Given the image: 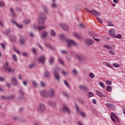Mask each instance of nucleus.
Returning <instances> with one entry per match:
<instances>
[{
    "instance_id": "obj_1",
    "label": "nucleus",
    "mask_w": 125,
    "mask_h": 125,
    "mask_svg": "<svg viewBox=\"0 0 125 125\" xmlns=\"http://www.w3.org/2000/svg\"><path fill=\"white\" fill-rule=\"evenodd\" d=\"M46 19V17L44 15V14L42 12H40L38 17V21L39 25H42Z\"/></svg>"
},
{
    "instance_id": "obj_2",
    "label": "nucleus",
    "mask_w": 125,
    "mask_h": 125,
    "mask_svg": "<svg viewBox=\"0 0 125 125\" xmlns=\"http://www.w3.org/2000/svg\"><path fill=\"white\" fill-rule=\"evenodd\" d=\"M8 65H9V63H8L7 62H5L3 65V69L6 72H8V73H13V72H14V69H12L10 67H9Z\"/></svg>"
},
{
    "instance_id": "obj_3",
    "label": "nucleus",
    "mask_w": 125,
    "mask_h": 125,
    "mask_svg": "<svg viewBox=\"0 0 125 125\" xmlns=\"http://www.w3.org/2000/svg\"><path fill=\"white\" fill-rule=\"evenodd\" d=\"M59 70H60L59 67H55L53 72L54 77L57 80V81H60V76H59V74H58Z\"/></svg>"
},
{
    "instance_id": "obj_4",
    "label": "nucleus",
    "mask_w": 125,
    "mask_h": 125,
    "mask_svg": "<svg viewBox=\"0 0 125 125\" xmlns=\"http://www.w3.org/2000/svg\"><path fill=\"white\" fill-rule=\"evenodd\" d=\"M66 42L67 43V47H71L72 46H76L77 45V43L73 40H66Z\"/></svg>"
},
{
    "instance_id": "obj_5",
    "label": "nucleus",
    "mask_w": 125,
    "mask_h": 125,
    "mask_svg": "<svg viewBox=\"0 0 125 125\" xmlns=\"http://www.w3.org/2000/svg\"><path fill=\"white\" fill-rule=\"evenodd\" d=\"M110 117L112 122H114V123H116V121H117V122H120L119 120V117H118V116L116 115V114H115L114 112L111 113ZM114 119H115L116 121H115V119H114Z\"/></svg>"
},
{
    "instance_id": "obj_6",
    "label": "nucleus",
    "mask_w": 125,
    "mask_h": 125,
    "mask_svg": "<svg viewBox=\"0 0 125 125\" xmlns=\"http://www.w3.org/2000/svg\"><path fill=\"white\" fill-rule=\"evenodd\" d=\"M44 110H45V105H44V104H40L37 109V111L38 112H39V113H42V112H43V111H44Z\"/></svg>"
},
{
    "instance_id": "obj_7",
    "label": "nucleus",
    "mask_w": 125,
    "mask_h": 125,
    "mask_svg": "<svg viewBox=\"0 0 125 125\" xmlns=\"http://www.w3.org/2000/svg\"><path fill=\"white\" fill-rule=\"evenodd\" d=\"M45 28V27L43 25H42L41 26H37L36 24H34L32 26V28L35 31H37V30H39V31H42V30H43V29H44Z\"/></svg>"
},
{
    "instance_id": "obj_8",
    "label": "nucleus",
    "mask_w": 125,
    "mask_h": 125,
    "mask_svg": "<svg viewBox=\"0 0 125 125\" xmlns=\"http://www.w3.org/2000/svg\"><path fill=\"white\" fill-rule=\"evenodd\" d=\"M47 97H53V96H54V90L52 89H49L47 92Z\"/></svg>"
},
{
    "instance_id": "obj_9",
    "label": "nucleus",
    "mask_w": 125,
    "mask_h": 125,
    "mask_svg": "<svg viewBox=\"0 0 125 125\" xmlns=\"http://www.w3.org/2000/svg\"><path fill=\"white\" fill-rule=\"evenodd\" d=\"M108 34L110 36L114 37L116 35V30L115 29H110L108 31Z\"/></svg>"
},
{
    "instance_id": "obj_10",
    "label": "nucleus",
    "mask_w": 125,
    "mask_h": 125,
    "mask_svg": "<svg viewBox=\"0 0 125 125\" xmlns=\"http://www.w3.org/2000/svg\"><path fill=\"white\" fill-rule=\"evenodd\" d=\"M75 108L76 109L77 113H79L80 115H81L82 117H83V118H84L85 116V114L83 112H81V111H80V109H79V107L77 106V105H75Z\"/></svg>"
},
{
    "instance_id": "obj_11",
    "label": "nucleus",
    "mask_w": 125,
    "mask_h": 125,
    "mask_svg": "<svg viewBox=\"0 0 125 125\" xmlns=\"http://www.w3.org/2000/svg\"><path fill=\"white\" fill-rule=\"evenodd\" d=\"M12 83L14 85H17L18 84V80L15 77H12L11 79Z\"/></svg>"
},
{
    "instance_id": "obj_12",
    "label": "nucleus",
    "mask_w": 125,
    "mask_h": 125,
    "mask_svg": "<svg viewBox=\"0 0 125 125\" xmlns=\"http://www.w3.org/2000/svg\"><path fill=\"white\" fill-rule=\"evenodd\" d=\"M59 25L62 30H64V31H67V30H68V26H67V25L64 23H60Z\"/></svg>"
},
{
    "instance_id": "obj_13",
    "label": "nucleus",
    "mask_w": 125,
    "mask_h": 125,
    "mask_svg": "<svg viewBox=\"0 0 125 125\" xmlns=\"http://www.w3.org/2000/svg\"><path fill=\"white\" fill-rule=\"evenodd\" d=\"M62 110L63 112H64L65 113H67L68 114L70 113V109H69V108L65 105L63 106L62 108Z\"/></svg>"
},
{
    "instance_id": "obj_14",
    "label": "nucleus",
    "mask_w": 125,
    "mask_h": 125,
    "mask_svg": "<svg viewBox=\"0 0 125 125\" xmlns=\"http://www.w3.org/2000/svg\"><path fill=\"white\" fill-rule=\"evenodd\" d=\"M40 94L43 97H47V92L45 90L41 91Z\"/></svg>"
},
{
    "instance_id": "obj_15",
    "label": "nucleus",
    "mask_w": 125,
    "mask_h": 125,
    "mask_svg": "<svg viewBox=\"0 0 125 125\" xmlns=\"http://www.w3.org/2000/svg\"><path fill=\"white\" fill-rule=\"evenodd\" d=\"M85 42L87 45H91V44H93V41L89 39L85 40Z\"/></svg>"
},
{
    "instance_id": "obj_16",
    "label": "nucleus",
    "mask_w": 125,
    "mask_h": 125,
    "mask_svg": "<svg viewBox=\"0 0 125 125\" xmlns=\"http://www.w3.org/2000/svg\"><path fill=\"white\" fill-rule=\"evenodd\" d=\"M1 97V98H5V99H13L14 98V97H15V95H12L7 96V97H6V96L4 97V96H2Z\"/></svg>"
},
{
    "instance_id": "obj_17",
    "label": "nucleus",
    "mask_w": 125,
    "mask_h": 125,
    "mask_svg": "<svg viewBox=\"0 0 125 125\" xmlns=\"http://www.w3.org/2000/svg\"><path fill=\"white\" fill-rule=\"evenodd\" d=\"M38 62H40L41 63H43L44 62V56L40 57L38 59Z\"/></svg>"
},
{
    "instance_id": "obj_18",
    "label": "nucleus",
    "mask_w": 125,
    "mask_h": 125,
    "mask_svg": "<svg viewBox=\"0 0 125 125\" xmlns=\"http://www.w3.org/2000/svg\"><path fill=\"white\" fill-rule=\"evenodd\" d=\"M50 34L51 37H52V38H55V37L56 36V33H55L54 30H53V29L50 30Z\"/></svg>"
},
{
    "instance_id": "obj_19",
    "label": "nucleus",
    "mask_w": 125,
    "mask_h": 125,
    "mask_svg": "<svg viewBox=\"0 0 125 125\" xmlns=\"http://www.w3.org/2000/svg\"><path fill=\"white\" fill-rule=\"evenodd\" d=\"M44 45L45 47L48 49H53V47L49 43H46L44 44Z\"/></svg>"
},
{
    "instance_id": "obj_20",
    "label": "nucleus",
    "mask_w": 125,
    "mask_h": 125,
    "mask_svg": "<svg viewBox=\"0 0 125 125\" xmlns=\"http://www.w3.org/2000/svg\"><path fill=\"white\" fill-rule=\"evenodd\" d=\"M47 32L43 31L42 33V35L41 36V38H42V39H44V38H46V37H47Z\"/></svg>"
},
{
    "instance_id": "obj_21",
    "label": "nucleus",
    "mask_w": 125,
    "mask_h": 125,
    "mask_svg": "<svg viewBox=\"0 0 125 125\" xmlns=\"http://www.w3.org/2000/svg\"><path fill=\"white\" fill-rule=\"evenodd\" d=\"M85 10H86V11H87L88 12H90L91 13V14H93V15H94V10H90V8H85Z\"/></svg>"
},
{
    "instance_id": "obj_22",
    "label": "nucleus",
    "mask_w": 125,
    "mask_h": 125,
    "mask_svg": "<svg viewBox=\"0 0 125 125\" xmlns=\"http://www.w3.org/2000/svg\"><path fill=\"white\" fill-rule=\"evenodd\" d=\"M106 106L107 107H108V108H110V109H115V108L116 107V106L111 104H106Z\"/></svg>"
},
{
    "instance_id": "obj_23",
    "label": "nucleus",
    "mask_w": 125,
    "mask_h": 125,
    "mask_svg": "<svg viewBox=\"0 0 125 125\" xmlns=\"http://www.w3.org/2000/svg\"><path fill=\"white\" fill-rule=\"evenodd\" d=\"M48 104L50 106H52L53 107H55V105H56V103L55 102L49 101L48 102Z\"/></svg>"
},
{
    "instance_id": "obj_24",
    "label": "nucleus",
    "mask_w": 125,
    "mask_h": 125,
    "mask_svg": "<svg viewBox=\"0 0 125 125\" xmlns=\"http://www.w3.org/2000/svg\"><path fill=\"white\" fill-rule=\"evenodd\" d=\"M18 95L20 99L23 98V92L21 90H19L18 92Z\"/></svg>"
},
{
    "instance_id": "obj_25",
    "label": "nucleus",
    "mask_w": 125,
    "mask_h": 125,
    "mask_svg": "<svg viewBox=\"0 0 125 125\" xmlns=\"http://www.w3.org/2000/svg\"><path fill=\"white\" fill-rule=\"evenodd\" d=\"M52 2V5H51V7L52 8H55L57 6L56 5V4L55 3V0H51Z\"/></svg>"
},
{
    "instance_id": "obj_26",
    "label": "nucleus",
    "mask_w": 125,
    "mask_h": 125,
    "mask_svg": "<svg viewBox=\"0 0 125 125\" xmlns=\"http://www.w3.org/2000/svg\"><path fill=\"white\" fill-rule=\"evenodd\" d=\"M73 36L75 37V38H77V39H82V36H80V35L77 33H74Z\"/></svg>"
},
{
    "instance_id": "obj_27",
    "label": "nucleus",
    "mask_w": 125,
    "mask_h": 125,
    "mask_svg": "<svg viewBox=\"0 0 125 125\" xmlns=\"http://www.w3.org/2000/svg\"><path fill=\"white\" fill-rule=\"evenodd\" d=\"M79 87L81 90H85L86 89V87L83 85H80Z\"/></svg>"
},
{
    "instance_id": "obj_28",
    "label": "nucleus",
    "mask_w": 125,
    "mask_h": 125,
    "mask_svg": "<svg viewBox=\"0 0 125 125\" xmlns=\"http://www.w3.org/2000/svg\"><path fill=\"white\" fill-rule=\"evenodd\" d=\"M12 57L14 62H17V56H16V55H12Z\"/></svg>"
},
{
    "instance_id": "obj_29",
    "label": "nucleus",
    "mask_w": 125,
    "mask_h": 125,
    "mask_svg": "<svg viewBox=\"0 0 125 125\" xmlns=\"http://www.w3.org/2000/svg\"><path fill=\"white\" fill-rule=\"evenodd\" d=\"M12 22H13V23H15V24L16 25L17 27L18 28H19V29H21V28H22V27H23V25L22 24H18L15 21H13Z\"/></svg>"
},
{
    "instance_id": "obj_30",
    "label": "nucleus",
    "mask_w": 125,
    "mask_h": 125,
    "mask_svg": "<svg viewBox=\"0 0 125 125\" xmlns=\"http://www.w3.org/2000/svg\"><path fill=\"white\" fill-rule=\"evenodd\" d=\"M9 39L12 42H13L15 41V36L13 37V36L10 35L9 37Z\"/></svg>"
},
{
    "instance_id": "obj_31",
    "label": "nucleus",
    "mask_w": 125,
    "mask_h": 125,
    "mask_svg": "<svg viewBox=\"0 0 125 125\" xmlns=\"http://www.w3.org/2000/svg\"><path fill=\"white\" fill-rule=\"evenodd\" d=\"M114 38H115L116 39H122V38H123V35H122V34H118L117 35H115Z\"/></svg>"
},
{
    "instance_id": "obj_32",
    "label": "nucleus",
    "mask_w": 125,
    "mask_h": 125,
    "mask_svg": "<svg viewBox=\"0 0 125 125\" xmlns=\"http://www.w3.org/2000/svg\"><path fill=\"white\" fill-rule=\"evenodd\" d=\"M97 94L100 97H102L103 96V95L102 94V92H101V91H96Z\"/></svg>"
},
{
    "instance_id": "obj_33",
    "label": "nucleus",
    "mask_w": 125,
    "mask_h": 125,
    "mask_svg": "<svg viewBox=\"0 0 125 125\" xmlns=\"http://www.w3.org/2000/svg\"><path fill=\"white\" fill-rule=\"evenodd\" d=\"M54 61V57H51L49 59V62L50 64H52Z\"/></svg>"
},
{
    "instance_id": "obj_34",
    "label": "nucleus",
    "mask_w": 125,
    "mask_h": 125,
    "mask_svg": "<svg viewBox=\"0 0 125 125\" xmlns=\"http://www.w3.org/2000/svg\"><path fill=\"white\" fill-rule=\"evenodd\" d=\"M31 83L34 87H37V86H38V84L37 83V82H36V81L33 80L31 81Z\"/></svg>"
},
{
    "instance_id": "obj_35",
    "label": "nucleus",
    "mask_w": 125,
    "mask_h": 125,
    "mask_svg": "<svg viewBox=\"0 0 125 125\" xmlns=\"http://www.w3.org/2000/svg\"><path fill=\"white\" fill-rule=\"evenodd\" d=\"M107 24L109 27H113V26H114V24H113L112 21H107Z\"/></svg>"
},
{
    "instance_id": "obj_36",
    "label": "nucleus",
    "mask_w": 125,
    "mask_h": 125,
    "mask_svg": "<svg viewBox=\"0 0 125 125\" xmlns=\"http://www.w3.org/2000/svg\"><path fill=\"white\" fill-rule=\"evenodd\" d=\"M88 35H89V36H91V37H92V38H93V39H94V34H93V32H92V30H90L88 32Z\"/></svg>"
},
{
    "instance_id": "obj_37",
    "label": "nucleus",
    "mask_w": 125,
    "mask_h": 125,
    "mask_svg": "<svg viewBox=\"0 0 125 125\" xmlns=\"http://www.w3.org/2000/svg\"><path fill=\"white\" fill-rule=\"evenodd\" d=\"M94 16L99 17V16H101V14L100 13L96 12V11H94Z\"/></svg>"
},
{
    "instance_id": "obj_38",
    "label": "nucleus",
    "mask_w": 125,
    "mask_h": 125,
    "mask_svg": "<svg viewBox=\"0 0 125 125\" xmlns=\"http://www.w3.org/2000/svg\"><path fill=\"white\" fill-rule=\"evenodd\" d=\"M77 58L78 59V60L80 61V62H82V61H83V57L81 56H77Z\"/></svg>"
},
{
    "instance_id": "obj_39",
    "label": "nucleus",
    "mask_w": 125,
    "mask_h": 125,
    "mask_svg": "<svg viewBox=\"0 0 125 125\" xmlns=\"http://www.w3.org/2000/svg\"><path fill=\"white\" fill-rule=\"evenodd\" d=\"M106 90H107V91H108L109 92H110V91H112V86H107L106 87Z\"/></svg>"
},
{
    "instance_id": "obj_40",
    "label": "nucleus",
    "mask_w": 125,
    "mask_h": 125,
    "mask_svg": "<svg viewBox=\"0 0 125 125\" xmlns=\"http://www.w3.org/2000/svg\"><path fill=\"white\" fill-rule=\"evenodd\" d=\"M3 6H5V3L3 1H0V7H3Z\"/></svg>"
},
{
    "instance_id": "obj_41",
    "label": "nucleus",
    "mask_w": 125,
    "mask_h": 125,
    "mask_svg": "<svg viewBox=\"0 0 125 125\" xmlns=\"http://www.w3.org/2000/svg\"><path fill=\"white\" fill-rule=\"evenodd\" d=\"M99 84L103 88H105V85L102 82H100Z\"/></svg>"
},
{
    "instance_id": "obj_42",
    "label": "nucleus",
    "mask_w": 125,
    "mask_h": 125,
    "mask_svg": "<svg viewBox=\"0 0 125 125\" xmlns=\"http://www.w3.org/2000/svg\"><path fill=\"white\" fill-rule=\"evenodd\" d=\"M44 75L45 77H49V73L47 70H45L44 72Z\"/></svg>"
},
{
    "instance_id": "obj_43",
    "label": "nucleus",
    "mask_w": 125,
    "mask_h": 125,
    "mask_svg": "<svg viewBox=\"0 0 125 125\" xmlns=\"http://www.w3.org/2000/svg\"><path fill=\"white\" fill-rule=\"evenodd\" d=\"M10 11L12 13V14L14 17H16V15L14 13V10L12 8L10 9Z\"/></svg>"
},
{
    "instance_id": "obj_44",
    "label": "nucleus",
    "mask_w": 125,
    "mask_h": 125,
    "mask_svg": "<svg viewBox=\"0 0 125 125\" xmlns=\"http://www.w3.org/2000/svg\"><path fill=\"white\" fill-rule=\"evenodd\" d=\"M58 37L60 39H61V40H64V39H65V36H64V35L62 34L59 35Z\"/></svg>"
},
{
    "instance_id": "obj_45",
    "label": "nucleus",
    "mask_w": 125,
    "mask_h": 125,
    "mask_svg": "<svg viewBox=\"0 0 125 125\" xmlns=\"http://www.w3.org/2000/svg\"><path fill=\"white\" fill-rule=\"evenodd\" d=\"M112 65L113 67H115V68H119V67H120V64H119V63H113Z\"/></svg>"
},
{
    "instance_id": "obj_46",
    "label": "nucleus",
    "mask_w": 125,
    "mask_h": 125,
    "mask_svg": "<svg viewBox=\"0 0 125 125\" xmlns=\"http://www.w3.org/2000/svg\"><path fill=\"white\" fill-rule=\"evenodd\" d=\"M58 60H59V62H60V64H61L62 65L64 64V62H63V60H62V59L61 58H59Z\"/></svg>"
},
{
    "instance_id": "obj_47",
    "label": "nucleus",
    "mask_w": 125,
    "mask_h": 125,
    "mask_svg": "<svg viewBox=\"0 0 125 125\" xmlns=\"http://www.w3.org/2000/svg\"><path fill=\"white\" fill-rule=\"evenodd\" d=\"M104 65H105V66H106L107 67H108V68H111L112 65L110 64H109L107 62H104Z\"/></svg>"
},
{
    "instance_id": "obj_48",
    "label": "nucleus",
    "mask_w": 125,
    "mask_h": 125,
    "mask_svg": "<svg viewBox=\"0 0 125 125\" xmlns=\"http://www.w3.org/2000/svg\"><path fill=\"white\" fill-rule=\"evenodd\" d=\"M104 47H105V48H107V49H112V47H111V46L108 45H104Z\"/></svg>"
},
{
    "instance_id": "obj_49",
    "label": "nucleus",
    "mask_w": 125,
    "mask_h": 125,
    "mask_svg": "<svg viewBox=\"0 0 125 125\" xmlns=\"http://www.w3.org/2000/svg\"><path fill=\"white\" fill-rule=\"evenodd\" d=\"M0 45L2 49H4L5 48V44L4 43H1Z\"/></svg>"
},
{
    "instance_id": "obj_50",
    "label": "nucleus",
    "mask_w": 125,
    "mask_h": 125,
    "mask_svg": "<svg viewBox=\"0 0 125 125\" xmlns=\"http://www.w3.org/2000/svg\"><path fill=\"white\" fill-rule=\"evenodd\" d=\"M30 20L27 19V20H25L23 22H24V24H29V23H30Z\"/></svg>"
},
{
    "instance_id": "obj_51",
    "label": "nucleus",
    "mask_w": 125,
    "mask_h": 125,
    "mask_svg": "<svg viewBox=\"0 0 125 125\" xmlns=\"http://www.w3.org/2000/svg\"><path fill=\"white\" fill-rule=\"evenodd\" d=\"M62 95H63V96H64L65 97H69V95H68V94H67V93L63 92L62 93Z\"/></svg>"
},
{
    "instance_id": "obj_52",
    "label": "nucleus",
    "mask_w": 125,
    "mask_h": 125,
    "mask_svg": "<svg viewBox=\"0 0 125 125\" xmlns=\"http://www.w3.org/2000/svg\"><path fill=\"white\" fill-rule=\"evenodd\" d=\"M64 83L65 85L67 86V87H68V88L70 87V85H69V84H68V83H67V81H64Z\"/></svg>"
},
{
    "instance_id": "obj_53",
    "label": "nucleus",
    "mask_w": 125,
    "mask_h": 125,
    "mask_svg": "<svg viewBox=\"0 0 125 125\" xmlns=\"http://www.w3.org/2000/svg\"><path fill=\"white\" fill-rule=\"evenodd\" d=\"M13 50H14V51H15L17 53H18V54H20V52L19 51V50H17V48H14Z\"/></svg>"
},
{
    "instance_id": "obj_54",
    "label": "nucleus",
    "mask_w": 125,
    "mask_h": 125,
    "mask_svg": "<svg viewBox=\"0 0 125 125\" xmlns=\"http://www.w3.org/2000/svg\"><path fill=\"white\" fill-rule=\"evenodd\" d=\"M40 84H41V86H42V87H44L45 86L44 83H43L42 81L40 82Z\"/></svg>"
},
{
    "instance_id": "obj_55",
    "label": "nucleus",
    "mask_w": 125,
    "mask_h": 125,
    "mask_svg": "<svg viewBox=\"0 0 125 125\" xmlns=\"http://www.w3.org/2000/svg\"><path fill=\"white\" fill-rule=\"evenodd\" d=\"M32 51L33 53H34V54H36L37 52H36V49L35 48H33L32 49Z\"/></svg>"
},
{
    "instance_id": "obj_56",
    "label": "nucleus",
    "mask_w": 125,
    "mask_h": 125,
    "mask_svg": "<svg viewBox=\"0 0 125 125\" xmlns=\"http://www.w3.org/2000/svg\"><path fill=\"white\" fill-rule=\"evenodd\" d=\"M20 42L21 44H24V41L23 39H21L20 40Z\"/></svg>"
},
{
    "instance_id": "obj_57",
    "label": "nucleus",
    "mask_w": 125,
    "mask_h": 125,
    "mask_svg": "<svg viewBox=\"0 0 125 125\" xmlns=\"http://www.w3.org/2000/svg\"><path fill=\"white\" fill-rule=\"evenodd\" d=\"M109 53H110L112 55H115V53L114 52V51H113V50H109Z\"/></svg>"
},
{
    "instance_id": "obj_58",
    "label": "nucleus",
    "mask_w": 125,
    "mask_h": 125,
    "mask_svg": "<svg viewBox=\"0 0 125 125\" xmlns=\"http://www.w3.org/2000/svg\"><path fill=\"white\" fill-rule=\"evenodd\" d=\"M106 83L107 84H109V85L112 84V82H111L110 81L107 80L106 81Z\"/></svg>"
},
{
    "instance_id": "obj_59",
    "label": "nucleus",
    "mask_w": 125,
    "mask_h": 125,
    "mask_svg": "<svg viewBox=\"0 0 125 125\" xmlns=\"http://www.w3.org/2000/svg\"><path fill=\"white\" fill-rule=\"evenodd\" d=\"M62 74L64 76H66L67 75V72H65V71L62 70L61 71Z\"/></svg>"
},
{
    "instance_id": "obj_60",
    "label": "nucleus",
    "mask_w": 125,
    "mask_h": 125,
    "mask_svg": "<svg viewBox=\"0 0 125 125\" xmlns=\"http://www.w3.org/2000/svg\"><path fill=\"white\" fill-rule=\"evenodd\" d=\"M89 77L91 78H94V74L93 73H90Z\"/></svg>"
},
{
    "instance_id": "obj_61",
    "label": "nucleus",
    "mask_w": 125,
    "mask_h": 125,
    "mask_svg": "<svg viewBox=\"0 0 125 125\" xmlns=\"http://www.w3.org/2000/svg\"><path fill=\"white\" fill-rule=\"evenodd\" d=\"M88 95H89V97H93V93H92V92H89V94H88Z\"/></svg>"
},
{
    "instance_id": "obj_62",
    "label": "nucleus",
    "mask_w": 125,
    "mask_h": 125,
    "mask_svg": "<svg viewBox=\"0 0 125 125\" xmlns=\"http://www.w3.org/2000/svg\"><path fill=\"white\" fill-rule=\"evenodd\" d=\"M94 41H95V42H100V41H101V40L99 38H95Z\"/></svg>"
},
{
    "instance_id": "obj_63",
    "label": "nucleus",
    "mask_w": 125,
    "mask_h": 125,
    "mask_svg": "<svg viewBox=\"0 0 125 125\" xmlns=\"http://www.w3.org/2000/svg\"><path fill=\"white\" fill-rule=\"evenodd\" d=\"M97 20L98 21V22H99V23H102V21L101 19H100V18H97Z\"/></svg>"
},
{
    "instance_id": "obj_64",
    "label": "nucleus",
    "mask_w": 125,
    "mask_h": 125,
    "mask_svg": "<svg viewBox=\"0 0 125 125\" xmlns=\"http://www.w3.org/2000/svg\"><path fill=\"white\" fill-rule=\"evenodd\" d=\"M43 11H44V13H46V14H47V9L46 8H43Z\"/></svg>"
}]
</instances>
